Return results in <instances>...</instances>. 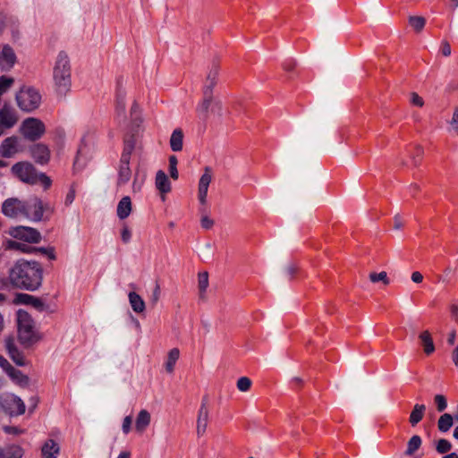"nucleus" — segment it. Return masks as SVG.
I'll list each match as a JSON object with an SVG mask.
<instances>
[{"instance_id":"9d476101","label":"nucleus","mask_w":458,"mask_h":458,"mask_svg":"<svg viewBox=\"0 0 458 458\" xmlns=\"http://www.w3.org/2000/svg\"><path fill=\"white\" fill-rule=\"evenodd\" d=\"M19 121L17 111L10 103L4 102L0 106V123L4 129H11L16 125Z\"/></svg>"},{"instance_id":"5701e85b","label":"nucleus","mask_w":458,"mask_h":458,"mask_svg":"<svg viewBox=\"0 0 458 458\" xmlns=\"http://www.w3.org/2000/svg\"><path fill=\"white\" fill-rule=\"evenodd\" d=\"M90 158L89 148L82 142L77 151V156L74 160V166L82 168L87 160Z\"/></svg>"},{"instance_id":"7c9ffc66","label":"nucleus","mask_w":458,"mask_h":458,"mask_svg":"<svg viewBox=\"0 0 458 458\" xmlns=\"http://www.w3.org/2000/svg\"><path fill=\"white\" fill-rule=\"evenodd\" d=\"M131 176V171L130 169V162H120L119 174H118V185H123L127 183Z\"/></svg>"},{"instance_id":"bb28decb","label":"nucleus","mask_w":458,"mask_h":458,"mask_svg":"<svg viewBox=\"0 0 458 458\" xmlns=\"http://www.w3.org/2000/svg\"><path fill=\"white\" fill-rule=\"evenodd\" d=\"M1 59L8 68H12L17 60L14 50L9 45H4L1 51Z\"/></svg>"},{"instance_id":"f257e3e1","label":"nucleus","mask_w":458,"mask_h":458,"mask_svg":"<svg viewBox=\"0 0 458 458\" xmlns=\"http://www.w3.org/2000/svg\"><path fill=\"white\" fill-rule=\"evenodd\" d=\"M9 279L16 288L36 291L42 284L43 267L38 261L19 259L10 269Z\"/></svg>"},{"instance_id":"f03ea898","label":"nucleus","mask_w":458,"mask_h":458,"mask_svg":"<svg viewBox=\"0 0 458 458\" xmlns=\"http://www.w3.org/2000/svg\"><path fill=\"white\" fill-rule=\"evenodd\" d=\"M70 58L64 51H60L53 67V80L58 95L65 96L72 85Z\"/></svg>"},{"instance_id":"dca6fc26","label":"nucleus","mask_w":458,"mask_h":458,"mask_svg":"<svg viewBox=\"0 0 458 458\" xmlns=\"http://www.w3.org/2000/svg\"><path fill=\"white\" fill-rule=\"evenodd\" d=\"M5 348L10 356V358L16 363L18 366L25 365V359L22 353L17 349L14 339L13 337H8L5 340Z\"/></svg>"},{"instance_id":"2f4dec72","label":"nucleus","mask_w":458,"mask_h":458,"mask_svg":"<svg viewBox=\"0 0 458 458\" xmlns=\"http://www.w3.org/2000/svg\"><path fill=\"white\" fill-rule=\"evenodd\" d=\"M180 357V351L178 348H173L169 351L167 360L165 361V370L168 373H173L176 361Z\"/></svg>"},{"instance_id":"a18cd8bd","label":"nucleus","mask_w":458,"mask_h":458,"mask_svg":"<svg viewBox=\"0 0 458 458\" xmlns=\"http://www.w3.org/2000/svg\"><path fill=\"white\" fill-rule=\"evenodd\" d=\"M133 150H134V148L131 147V145L124 143V148H123V151L121 156L120 162H123V163L130 162L131 155Z\"/></svg>"},{"instance_id":"412c9836","label":"nucleus","mask_w":458,"mask_h":458,"mask_svg":"<svg viewBox=\"0 0 458 458\" xmlns=\"http://www.w3.org/2000/svg\"><path fill=\"white\" fill-rule=\"evenodd\" d=\"M155 185L162 194H165L171 191L169 179L162 170L157 171L156 174Z\"/></svg>"},{"instance_id":"de8ad7c7","label":"nucleus","mask_w":458,"mask_h":458,"mask_svg":"<svg viewBox=\"0 0 458 458\" xmlns=\"http://www.w3.org/2000/svg\"><path fill=\"white\" fill-rule=\"evenodd\" d=\"M200 225L202 228L208 230L214 225V220L211 219L208 216L203 214L200 219Z\"/></svg>"},{"instance_id":"2eb2a0df","label":"nucleus","mask_w":458,"mask_h":458,"mask_svg":"<svg viewBox=\"0 0 458 458\" xmlns=\"http://www.w3.org/2000/svg\"><path fill=\"white\" fill-rule=\"evenodd\" d=\"M214 103L215 106L218 109V114L220 115V111L222 108V104L219 100H215L213 98V94L203 93V100L197 106V112L201 115L204 119L208 117V109L211 104Z\"/></svg>"},{"instance_id":"ddd939ff","label":"nucleus","mask_w":458,"mask_h":458,"mask_svg":"<svg viewBox=\"0 0 458 458\" xmlns=\"http://www.w3.org/2000/svg\"><path fill=\"white\" fill-rule=\"evenodd\" d=\"M212 181V170L209 166L204 168V174L200 176L198 187V199L201 205L207 204V197L209 184Z\"/></svg>"},{"instance_id":"0e129e2a","label":"nucleus","mask_w":458,"mask_h":458,"mask_svg":"<svg viewBox=\"0 0 458 458\" xmlns=\"http://www.w3.org/2000/svg\"><path fill=\"white\" fill-rule=\"evenodd\" d=\"M30 305L39 310H42L44 308L43 301L36 297H34L33 301L30 302Z\"/></svg>"},{"instance_id":"c9c22d12","label":"nucleus","mask_w":458,"mask_h":458,"mask_svg":"<svg viewBox=\"0 0 458 458\" xmlns=\"http://www.w3.org/2000/svg\"><path fill=\"white\" fill-rule=\"evenodd\" d=\"M421 438L418 435L412 436L407 444L406 455H412L421 445Z\"/></svg>"},{"instance_id":"a19ab883","label":"nucleus","mask_w":458,"mask_h":458,"mask_svg":"<svg viewBox=\"0 0 458 458\" xmlns=\"http://www.w3.org/2000/svg\"><path fill=\"white\" fill-rule=\"evenodd\" d=\"M452 449V444L446 439H439L437 442L436 450L439 454H446Z\"/></svg>"},{"instance_id":"13d9d810","label":"nucleus","mask_w":458,"mask_h":458,"mask_svg":"<svg viewBox=\"0 0 458 458\" xmlns=\"http://www.w3.org/2000/svg\"><path fill=\"white\" fill-rule=\"evenodd\" d=\"M423 278H424L423 275L419 271H415V272L411 273V279L415 284L422 283Z\"/></svg>"},{"instance_id":"9b49d317","label":"nucleus","mask_w":458,"mask_h":458,"mask_svg":"<svg viewBox=\"0 0 458 458\" xmlns=\"http://www.w3.org/2000/svg\"><path fill=\"white\" fill-rule=\"evenodd\" d=\"M24 147L21 144V139L16 136H11L3 140L0 146V154L2 157L9 158L15 154L22 152Z\"/></svg>"},{"instance_id":"423d86ee","label":"nucleus","mask_w":458,"mask_h":458,"mask_svg":"<svg viewBox=\"0 0 458 458\" xmlns=\"http://www.w3.org/2000/svg\"><path fill=\"white\" fill-rule=\"evenodd\" d=\"M19 131L24 139L30 141H37L45 134L46 126L41 120L28 117L22 121Z\"/></svg>"},{"instance_id":"680f3d73","label":"nucleus","mask_w":458,"mask_h":458,"mask_svg":"<svg viewBox=\"0 0 458 458\" xmlns=\"http://www.w3.org/2000/svg\"><path fill=\"white\" fill-rule=\"evenodd\" d=\"M454 130L458 131V106L455 107L453 118L450 122Z\"/></svg>"},{"instance_id":"c756f323","label":"nucleus","mask_w":458,"mask_h":458,"mask_svg":"<svg viewBox=\"0 0 458 458\" xmlns=\"http://www.w3.org/2000/svg\"><path fill=\"white\" fill-rule=\"evenodd\" d=\"M128 297L133 311L137 313H141L145 310V302L138 293L131 292Z\"/></svg>"},{"instance_id":"864d4df0","label":"nucleus","mask_w":458,"mask_h":458,"mask_svg":"<svg viewBox=\"0 0 458 458\" xmlns=\"http://www.w3.org/2000/svg\"><path fill=\"white\" fill-rule=\"evenodd\" d=\"M441 53L444 56L451 55V46L447 41H443L441 44Z\"/></svg>"},{"instance_id":"b1692460","label":"nucleus","mask_w":458,"mask_h":458,"mask_svg":"<svg viewBox=\"0 0 458 458\" xmlns=\"http://www.w3.org/2000/svg\"><path fill=\"white\" fill-rule=\"evenodd\" d=\"M23 449L16 445H6L0 448V458H21Z\"/></svg>"},{"instance_id":"4d7b16f0","label":"nucleus","mask_w":458,"mask_h":458,"mask_svg":"<svg viewBox=\"0 0 458 458\" xmlns=\"http://www.w3.org/2000/svg\"><path fill=\"white\" fill-rule=\"evenodd\" d=\"M422 154H423L422 148L420 147H418L416 154L411 157L412 162L415 166L419 165Z\"/></svg>"},{"instance_id":"4468645a","label":"nucleus","mask_w":458,"mask_h":458,"mask_svg":"<svg viewBox=\"0 0 458 458\" xmlns=\"http://www.w3.org/2000/svg\"><path fill=\"white\" fill-rule=\"evenodd\" d=\"M30 155L36 163L46 165L50 160L51 152L49 148L44 143H37L30 147Z\"/></svg>"},{"instance_id":"69168bd1","label":"nucleus","mask_w":458,"mask_h":458,"mask_svg":"<svg viewBox=\"0 0 458 458\" xmlns=\"http://www.w3.org/2000/svg\"><path fill=\"white\" fill-rule=\"evenodd\" d=\"M403 227V222L401 220L400 215H395L394 217V229H401Z\"/></svg>"},{"instance_id":"052dcab7","label":"nucleus","mask_w":458,"mask_h":458,"mask_svg":"<svg viewBox=\"0 0 458 458\" xmlns=\"http://www.w3.org/2000/svg\"><path fill=\"white\" fill-rule=\"evenodd\" d=\"M74 198H75V191L72 189L69 191V192L67 193V195L65 197L64 204L66 206L71 205L73 202Z\"/></svg>"},{"instance_id":"4c0bfd02","label":"nucleus","mask_w":458,"mask_h":458,"mask_svg":"<svg viewBox=\"0 0 458 458\" xmlns=\"http://www.w3.org/2000/svg\"><path fill=\"white\" fill-rule=\"evenodd\" d=\"M7 249L10 250H17L21 252H31L35 248L27 245L26 243L16 242V241H9L7 242Z\"/></svg>"},{"instance_id":"8fccbe9b","label":"nucleus","mask_w":458,"mask_h":458,"mask_svg":"<svg viewBox=\"0 0 458 458\" xmlns=\"http://www.w3.org/2000/svg\"><path fill=\"white\" fill-rule=\"evenodd\" d=\"M38 182H40L45 189H47L50 187L52 181L51 179L44 173H38Z\"/></svg>"},{"instance_id":"774afa93","label":"nucleus","mask_w":458,"mask_h":458,"mask_svg":"<svg viewBox=\"0 0 458 458\" xmlns=\"http://www.w3.org/2000/svg\"><path fill=\"white\" fill-rule=\"evenodd\" d=\"M452 360L454 364L458 367V346L454 348L452 353Z\"/></svg>"},{"instance_id":"473e14b6","label":"nucleus","mask_w":458,"mask_h":458,"mask_svg":"<svg viewBox=\"0 0 458 458\" xmlns=\"http://www.w3.org/2000/svg\"><path fill=\"white\" fill-rule=\"evenodd\" d=\"M130 115L132 130H135V128H139L140 123H142V118L140 117V106L136 101L133 102L131 107Z\"/></svg>"},{"instance_id":"f8f14e48","label":"nucleus","mask_w":458,"mask_h":458,"mask_svg":"<svg viewBox=\"0 0 458 458\" xmlns=\"http://www.w3.org/2000/svg\"><path fill=\"white\" fill-rule=\"evenodd\" d=\"M24 200L17 198H10L4 201L2 205V212L4 216L15 218L23 216Z\"/></svg>"},{"instance_id":"f704fd0d","label":"nucleus","mask_w":458,"mask_h":458,"mask_svg":"<svg viewBox=\"0 0 458 458\" xmlns=\"http://www.w3.org/2000/svg\"><path fill=\"white\" fill-rule=\"evenodd\" d=\"M454 424V418L449 413H444L437 421V428L441 432L448 431Z\"/></svg>"},{"instance_id":"338daca9","label":"nucleus","mask_w":458,"mask_h":458,"mask_svg":"<svg viewBox=\"0 0 458 458\" xmlns=\"http://www.w3.org/2000/svg\"><path fill=\"white\" fill-rule=\"evenodd\" d=\"M297 271V268L293 265H289L285 268L286 275L291 278Z\"/></svg>"},{"instance_id":"49530a36","label":"nucleus","mask_w":458,"mask_h":458,"mask_svg":"<svg viewBox=\"0 0 458 458\" xmlns=\"http://www.w3.org/2000/svg\"><path fill=\"white\" fill-rule=\"evenodd\" d=\"M34 296L27 294V293H18L16 295L15 301L17 303L30 305V302L33 301Z\"/></svg>"},{"instance_id":"72a5a7b5","label":"nucleus","mask_w":458,"mask_h":458,"mask_svg":"<svg viewBox=\"0 0 458 458\" xmlns=\"http://www.w3.org/2000/svg\"><path fill=\"white\" fill-rule=\"evenodd\" d=\"M8 376L20 386H27L29 384V377L21 373V371L12 367L6 372Z\"/></svg>"},{"instance_id":"7ed1b4c3","label":"nucleus","mask_w":458,"mask_h":458,"mask_svg":"<svg viewBox=\"0 0 458 458\" xmlns=\"http://www.w3.org/2000/svg\"><path fill=\"white\" fill-rule=\"evenodd\" d=\"M18 339L24 347H30L40 340L35 331L34 321L28 312L19 310L17 313Z\"/></svg>"},{"instance_id":"6ab92c4d","label":"nucleus","mask_w":458,"mask_h":458,"mask_svg":"<svg viewBox=\"0 0 458 458\" xmlns=\"http://www.w3.org/2000/svg\"><path fill=\"white\" fill-rule=\"evenodd\" d=\"M126 90L120 83L117 85L116 98H115V111L118 115L125 117L126 112Z\"/></svg>"},{"instance_id":"a211bd4d","label":"nucleus","mask_w":458,"mask_h":458,"mask_svg":"<svg viewBox=\"0 0 458 458\" xmlns=\"http://www.w3.org/2000/svg\"><path fill=\"white\" fill-rule=\"evenodd\" d=\"M209 418L208 409L199 407L197 418L196 432L198 437H201L206 433Z\"/></svg>"},{"instance_id":"0eeeda50","label":"nucleus","mask_w":458,"mask_h":458,"mask_svg":"<svg viewBox=\"0 0 458 458\" xmlns=\"http://www.w3.org/2000/svg\"><path fill=\"white\" fill-rule=\"evenodd\" d=\"M0 405L11 416L21 415L25 412L23 401L11 393H4L0 395Z\"/></svg>"},{"instance_id":"f3484780","label":"nucleus","mask_w":458,"mask_h":458,"mask_svg":"<svg viewBox=\"0 0 458 458\" xmlns=\"http://www.w3.org/2000/svg\"><path fill=\"white\" fill-rule=\"evenodd\" d=\"M219 76V67L213 64L208 72L206 81L203 86V93L213 94V89L217 84V79Z\"/></svg>"},{"instance_id":"aec40b11","label":"nucleus","mask_w":458,"mask_h":458,"mask_svg":"<svg viewBox=\"0 0 458 458\" xmlns=\"http://www.w3.org/2000/svg\"><path fill=\"white\" fill-rule=\"evenodd\" d=\"M150 421V413L147 410L140 411L135 420V430L138 433L142 434L149 426Z\"/></svg>"},{"instance_id":"a878e982","label":"nucleus","mask_w":458,"mask_h":458,"mask_svg":"<svg viewBox=\"0 0 458 458\" xmlns=\"http://www.w3.org/2000/svg\"><path fill=\"white\" fill-rule=\"evenodd\" d=\"M117 216L123 220L127 218L131 212V201L130 197H123L117 205Z\"/></svg>"},{"instance_id":"e2e57ef3","label":"nucleus","mask_w":458,"mask_h":458,"mask_svg":"<svg viewBox=\"0 0 458 458\" xmlns=\"http://www.w3.org/2000/svg\"><path fill=\"white\" fill-rule=\"evenodd\" d=\"M0 367L5 371L7 372L9 370V368L11 369L13 366L8 362V360L4 358L1 354H0Z\"/></svg>"},{"instance_id":"6e6d98bb","label":"nucleus","mask_w":458,"mask_h":458,"mask_svg":"<svg viewBox=\"0 0 458 458\" xmlns=\"http://www.w3.org/2000/svg\"><path fill=\"white\" fill-rule=\"evenodd\" d=\"M160 298V286L158 284L155 285V288L153 290L152 295H151V301L155 304L158 301Z\"/></svg>"},{"instance_id":"603ef678","label":"nucleus","mask_w":458,"mask_h":458,"mask_svg":"<svg viewBox=\"0 0 458 458\" xmlns=\"http://www.w3.org/2000/svg\"><path fill=\"white\" fill-rule=\"evenodd\" d=\"M121 237H122V241L124 242V243H128L131 240V233L130 231V229L127 227V226H124L121 232Z\"/></svg>"},{"instance_id":"cd10ccee","label":"nucleus","mask_w":458,"mask_h":458,"mask_svg":"<svg viewBox=\"0 0 458 458\" xmlns=\"http://www.w3.org/2000/svg\"><path fill=\"white\" fill-rule=\"evenodd\" d=\"M419 338L421 341V344L423 346L424 352L427 355H430L431 353H433L435 351V345H434L433 339L431 337L430 333L428 330L423 331L419 335Z\"/></svg>"},{"instance_id":"1a4fd4ad","label":"nucleus","mask_w":458,"mask_h":458,"mask_svg":"<svg viewBox=\"0 0 458 458\" xmlns=\"http://www.w3.org/2000/svg\"><path fill=\"white\" fill-rule=\"evenodd\" d=\"M10 234L13 238L32 243H38L41 240L40 233L32 227L16 226L10 231Z\"/></svg>"},{"instance_id":"e433bc0d","label":"nucleus","mask_w":458,"mask_h":458,"mask_svg":"<svg viewBox=\"0 0 458 458\" xmlns=\"http://www.w3.org/2000/svg\"><path fill=\"white\" fill-rule=\"evenodd\" d=\"M208 286V272H203L199 274V282H198V287L199 291V298L204 299L205 298V293Z\"/></svg>"},{"instance_id":"5fc2aeb1","label":"nucleus","mask_w":458,"mask_h":458,"mask_svg":"<svg viewBox=\"0 0 458 458\" xmlns=\"http://www.w3.org/2000/svg\"><path fill=\"white\" fill-rule=\"evenodd\" d=\"M4 431L7 434H13V435H18V434L23 433L22 429H21L17 427H13V426H4Z\"/></svg>"},{"instance_id":"58836bf2","label":"nucleus","mask_w":458,"mask_h":458,"mask_svg":"<svg viewBox=\"0 0 458 458\" xmlns=\"http://www.w3.org/2000/svg\"><path fill=\"white\" fill-rule=\"evenodd\" d=\"M426 23V20L422 16H410L409 17V24L417 32H420Z\"/></svg>"},{"instance_id":"bf43d9fd","label":"nucleus","mask_w":458,"mask_h":458,"mask_svg":"<svg viewBox=\"0 0 458 458\" xmlns=\"http://www.w3.org/2000/svg\"><path fill=\"white\" fill-rule=\"evenodd\" d=\"M138 128H135V130H132L131 131H133V133H136L138 131L137 130ZM124 143L125 144H130L131 145V147L135 148V143H136V139H135V136L134 134H131V136H128L124 139Z\"/></svg>"},{"instance_id":"c85d7f7f","label":"nucleus","mask_w":458,"mask_h":458,"mask_svg":"<svg viewBox=\"0 0 458 458\" xmlns=\"http://www.w3.org/2000/svg\"><path fill=\"white\" fill-rule=\"evenodd\" d=\"M426 406L424 404H415L410 414L409 422L411 426H416L424 417Z\"/></svg>"},{"instance_id":"ea45409f","label":"nucleus","mask_w":458,"mask_h":458,"mask_svg":"<svg viewBox=\"0 0 458 458\" xmlns=\"http://www.w3.org/2000/svg\"><path fill=\"white\" fill-rule=\"evenodd\" d=\"M369 277L372 283L382 282L385 285H388L390 284V280L385 271L380 273L372 272L369 274Z\"/></svg>"},{"instance_id":"37998d69","label":"nucleus","mask_w":458,"mask_h":458,"mask_svg":"<svg viewBox=\"0 0 458 458\" xmlns=\"http://www.w3.org/2000/svg\"><path fill=\"white\" fill-rule=\"evenodd\" d=\"M251 386V380L247 377H242L237 381V388L241 392H247Z\"/></svg>"},{"instance_id":"c03bdc74","label":"nucleus","mask_w":458,"mask_h":458,"mask_svg":"<svg viewBox=\"0 0 458 458\" xmlns=\"http://www.w3.org/2000/svg\"><path fill=\"white\" fill-rule=\"evenodd\" d=\"M435 403L438 411H443L447 407V402L443 394H436L434 397Z\"/></svg>"},{"instance_id":"20e7f679","label":"nucleus","mask_w":458,"mask_h":458,"mask_svg":"<svg viewBox=\"0 0 458 458\" xmlns=\"http://www.w3.org/2000/svg\"><path fill=\"white\" fill-rule=\"evenodd\" d=\"M54 208L48 204L44 203L37 196H31L24 200L23 217L31 221L39 222L44 219V213H46V219L53 214Z\"/></svg>"},{"instance_id":"6e6552de","label":"nucleus","mask_w":458,"mask_h":458,"mask_svg":"<svg viewBox=\"0 0 458 458\" xmlns=\"http://www.w3.org/2000/svg\"><path fill=\"white\" fill-rule=\"evenodd\" d=\"M12 172L21 182L29 184L38 183V171L29 162H18L12 166Z\"/></svg>"},{"instance_id":"4be33fe9","label":"nucleus","mask_w":458,"mask_h":458,"mask_svg":"<svg viewBox=\"0 0 458 458\" xmlns=\"http://www.w3.org/2000/svg\"><path fill=\"white\" fill-rule=\"evenodd\" d=\"M59 451L58 444L53 439H48L41 448L42 458H56Z\"/></svg>"},{"instance_id":"79ce46f5","label":"nucleus","mask_w":458,"mask_h":458,"mask_svg":"<svg viewBox=\"0 0 458 458\" xmlns=\"http://www.w3.org/2000/svg\"><path fill=\"white\" fill-rule=\"evenodd\" d=\"M177 157L175 156H171L169 157V173H170V176L174 179V180H176L178 179V170H177Z\"/></svg>"},{"instance_id":"393cba45","label":"nucleus","mask_w":458,"mask_h":458,"mask_svg":"<svg viewBox=\"0 0 458 458\" xmlns=\"http://www.w3.org/2000/svg\"><path fill=\"white\" fill-rule=\"evenodd\" d=\"M169 144L171 149L174 152L181 151L183 147V132L182 129L174 130L170 137Z\"/></svg>"},{"instance_id":"39448f33","label":"nucleus","mask_w":458,"mask_h":458,"mask_svg":"<svg viewBox=\"0 0 458 458\" xmlns=\"http://www.w3.org/2000/svg\"><path fill=\"white\" fill-rule=\"evenodd\" d=\"M18 107L27 113H30L40 106L41 95L31 87H22L15 96Z\"/></svg>"},{"instance_id":"3c124183","label":"nucleus","mask_w":458,"mask_h":458,"mask_svg":"<svg viewBox=\"0 0 458 458\" xmlns=\"http://www.w3.org/2000/svg\"><path fill=\"white\" fill-rule=\"evenodd\" d=\"M411 103L416 106L421 107L424 105V100L416 92L411 93Z\"/></svg>"},{"instance_id":"09e8293b","label":"nucleus","mask_w":458,"mask_h":458,"mask_svg":"<svg viewBox=\"0 0 458 458\" xmlns=\"http://www.w3.org/2000/svg\"><path fill=\"white\" fill-rule=\"evenodd\" d=\"M132 417L131 415L126 416L123 420L122 430L126 435L131 429Z\"/></svg>"}]
</instances>
